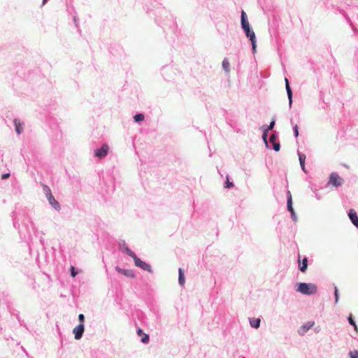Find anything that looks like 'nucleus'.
<instances>
[{
	"mask_svg": "<svg viewBox=\"0 0 358 358\" xmlns=\"http://www.w3.org/2000/svg\"><path fill=\"white\" fill-rule=\"evenodd\" d=\"M115 269L118 273H122V275H124L128 278H135V275L132 270L122 269L117 266L115 268Z\"/></svg>",
	"mask_w": 358,
	"mask_h": 358,
	"instance_id": "9",
	"label": "nucleus"
},
{
	"mask_svg": "<svg viewBox=\"0 0 358 358\" xmlns=\"http://www.w3.org/2000/svg\"><path fill=\"white\" fill-rule=\"evenodd\" d=\"M108 150V145L107 144H104L100 149H96L94 150V155L96 157L103 158L107 155Z\"/></svg>",
	"mask_w": 358,
	"mask_h": 358,
	"instance_id": "7",
	"label": "nucleus"
},
{
	"mask_svg": "<svg viewBox=\"0 0 358 358\" xmlns=\"http://www.w3.org/2000/svg\"><path fill=\"white\" fill-rule=\"evenodd\" d=\"M84 329L85 327L83 324H80L73 329V332L75 335V339L79 340L81 338L84 332Z\"/></svg>",
	"mask_w": 358,
	"mask_h": 358,
	"instance_id": "8",
	"label": "nucleus"
},
{
	"mask_svg": "<svg viewBox=\"0 0 358 358\" xmlns=\"http://www.w3.org/2000/svg\"><path fill=\"white\" fill-rule=\"evenodd\" d=\"M298 261H299L300 271L303 273L306 272L307 267H308V259L306 257L303 258L301 264V261H300V257H299Z\"/></svg>",
	"mask_w": 358,
	"mask_h": 358,
	"instance_id": "13",
	"label": "nucleus"
},
{
	"mask_svg": "<svg viewBox=\"0 0 358 358\" xmlns=\"http://www.w3.org/2000/svg\"><path fill=\"white\" fill-rule=\"evenodd\" d=\"M129 255L131 256L134 259V256H136L133 252H130Z\"/></svg>",
	"mask_w": 358,
	"mask_h": 358,
	"instance_id": "36",
	"label": "nucleus"
},
{
	"mask_svg": "<svg viewBox=\"0 0 358 358\" xmlns=\"http://www.w3.org/2000/svg\"><path fill=\"white\" fill-rule=\"evenodd\" d=\"M351 222L358 228V216L354 209H350L348 213Z\"/></svg>",
	"mask_w": 358,
	"mask_h": 358,
	"instance_id": "11",
	"label": "nucleus"
},
{
	"mask_svg": "<svg viewBox=\"0 0 358 358\" xmlns=\"http://www.w3.org/2000/svg\"><path fill=\"white\" fill-rule=\"evenodd\" d=\"M47 199H48L50 204L52 206H53L56 210L60 209V206H59V203L55 200V199L52 194L48 196Z\"/></svg>",
	"mask_w": 358,
	"mask_h": 358,
	"instance_id": "12",
	"label": "nucleus"
},
{
	"mask_svg": "<svg viewBox=\"0 0 358 358\" xmlns=\"http://www.w3.org/2000/svg\"><path fill=\"white\" fill-rule=\"evenodd\" d=\"M78 320L79 321L81 322L80 324H83L84 322V320H85V316L83 314H80L78 315Z\"/></svg>",
	"mask_w": 358,
	"mask_h": 358,
	"instance_id": "28",
	"label": "nucleus"
},
{
	"mask_svg": "<svg viewBox=\"0 0 358 358\" xmlns=\"http://www.w3.org/2000/svg\"><path fill=\"white\" fill-rule=\"evenodd\" d=\"M233 187H234L233 182H230L229 180V178L227 177V181H226V183H225V187L226 188H231Z\"/></svg>",
	"mask_w": 358,
	"mask_h": 358,
	"instance_id": "26",
	"label": "nucleus"
},
{
	"mask_svg": "<svg viewBox=\"0 0 358 358\" xmlns=\"http://www.w3.org/2000/svg\"><path fill=\"white\" fill-rule=\"evenodd\" d=\"M317 286L312 283L301 282L298 285L297 292L303 294H313L317 292Z\"/></svg>",
	"mask_w": 358,
	"mask_h": 358,
	"instance_id": "4",
	"label": "nucleus"
},
{
	"mask_svg": "<svg viewBox=\"0 0 358 358\" xmlns=\"http://www.w3.org/2000/svg\"><path fill=\"white\" fill-rule=\"evenodd\" d=\"M14 124H15V130H16L17 133L18 134H21L22 131V124L17 119L14 120Z\"/></svg>",
	"mask_w": 358,
	"mask_h": 358,
	"instance_id": "17",
	"label": "nucleus"
},
{
	"mask_svg": "<svg viewBox=\"0 0 358 358\" xmlns=\"http://www.w3.org/2000/svg\"><path fill=\"white\" fill-rule=\"evenodd\" d=\"M266 136H267V134H266V131H265L264 133L263 134L262 137H263V139L264 140V141L266 143H267V141H266Z\"/></svg>",
	"mask_w": 358,
	"mask_h": 358,
	"instance_id": "35",
	"label": "nucleus"
},
{
	"mask_svg": "<svg viewBox=\"0 0 358 358\" xmlns=\"http://www.w3.org/2000/svg\"><path fill=\"white\" fill-rule=\"evenodd\" d=\"M275 136L274 134H272L270 136V141L272 143H275Z\"/></svg>",
	"mask_w": 358,
	"mask_h": 358,
	"instance_id": "33",
	"label": "nucleus"
},
{
	"mask_svg": "<svg viewBox=\"0 0 358 358\" xmlns=\"http://www.w3.org/2000/svg\"><path fill=\"white\" fill-rule=\"evenodd\" d=\"M349 355H350V358H358V351L357 350L350 351L349 353Z\"/></svg>",
	"mask_w": 358,
	"mask_h": 358,
	"instance_id": "25",
	"label": "nucleus"
},
{
	"mask_svg": "<svg viewBox=\"0 0 358 358\" xmlns=\"http://www.w3.org/2000/svg\"><path fill=\"white\" fill-rule=\"evenodd\" d=\"M335 298H336V302H338V293L337 288L335 289Z\"/></svg>",
	"mask_w": 358,
	"mask_h": 358,
	"instance_id": "32",
	"label": "nucleus"
},
{
	"mask_svg": "<svg viewBox=\"0 0 358 358\" xmlns=\"http://www.w3.org/2000/svg\"><path fill=\"white\" fill-rule=\"evenodd\" d=\"M241 25L242 28L246 34V36L250 38V40L252 45L253 50H255L256 48V40H255V34L253 31H252L250 28L249 22L247 20L246 14L243 10L241 13Z\"/></svg>",
	"mask_w": 358,
	"mask_h": 358,
	"instance_id": "1",
	"label": "nucleus"
},
{
	"mask_svg": "<svg viewBox=\"0 0 358 358\" xmlns=\"http://www.w3.org/2000/svg\"><path fill=\"white\" fill-rule=\"evenodd\" d=\"M348 321H349L350 324H352L354 327L355 330L356 331H357V327L354 320L352 319V315H350V317H348Z\"/></svg>",
	"mask_w": 358,
	"mask_h": 358,
	"instance_id": "24",
	"label": "nucleus"
},
{
	"mask_svg": "<svg viewBox=\"0 0 358 358\" xmlns=\"http://www.w3.org/2000/svg\"><path fill=\"white\" fill-rule=\"evenodd\" d=\"M241 25L242 28L246 34V36L250 38V40L252 45L253 50H255L256 48V40H255V34L253 31H252L250 28L249 22L247 20L246 14L243 10L241 13Z\"/></svg>",
	"mask_w": 358,
	"mask_h": 358,
	"instance_id": "3",
	"label": "nucleus"
},
{
	"mask_svg": "<svg viewBox=\"0 0 358 358\" xmlns=\"http://www.w3.org/2000/svg\"><path fill=\"white\" fill-rule=\"evenodd\" d=\"M129 255L131 256L134 259V256H136L133 252H130Z\"/></svg>",
	"mask_w": 358,
	"mask_h": 358,
	"instance_id": "37",
	"label": "nucleus"
},
{
	"mask_svg": "<svg viewBox=\"0 0 358 358\" xmlns=\"http://www.w3.org/2000/svg\"><path fill=\"white\" fill-rule=\"evenodd\" d=\"M10 176V173H5L1 176V179L4 180L8 178Z\"/></svg>",
	"mask_w": 358,
	"mask_h": 358,
	"instance_id": "34",
	"label": "nucleus"
},
{
	"mask_svg": "<svg viewBox=\"0 0 358 358\" xmlns=\"http://www.w3.org/2000/svg\"><path fill=\"white\" fill-rule=\"evenodd\" d=\"M306 158V157L304 154L299 152V159L300 165L301 166L302 170L304 172H306V169H305Z\"/></svg>",
	"mask_w": 358,
	"mask_h": 358,
	"instance_id": "15",
	"label": "nucleus"
},
{
	"mask_svg": "<svg viewBox=\"0 0 358 358\" xmlns=\"http://www.w3.org/2000/svg\"><path fill=\"white\" fill-rule=\"evenodd\" d=\"M137 334L139 336L141 337V341L143 343H148V341H149V336L146 334H144L143 330L139 329H138L137 331Z\"/></svg>",
	"mask_w": 358,
	"mask_h": 358,
	"instance_id": "14",
	"label": "nucleus"
},
{
	"mask_svg": "<svg viewBox=\"0 0 358 358\" xmlns=\"http://www.w3.org/2000/svg\"><path fill=\"white\" fill-rule=\"evenodd\" d=\"M134 263L136 266L150 273L152 272L150 266L145 262L141 260L138 257H137V256H134Z\"/></svg>",
	"mask_w": 358,
	"mask_h": 358,
	"instance_id": "6",
	"label": "nucleus"
},
{
	"mask_svg": "<svg viewBox=\"0 0 358 358\" xmlns=\"http://www.w3.org/2000/svg\"><path fill=\"white\" fill-rule=\"evenodd\" d=\"M285 81L286 87H287V85H289V84L288 79H287V78H285Z\"/></svg>",
	"mask_w": 358,
	"mask_h": 358,
	"instance_id": "38",
	"label": "nucleus"
},
{
	"mask_svg": "<svg viewBox=\"0 0 358 358\" xmlns=\"http://www.w3.org/2000/svg\"><path fill=\"white\" fill-rule=\"evenodd\" d=\"M178 272H179V278H178L179 283H180V285H183L185 282L184 272L182 270V268H179Z\"/></svg>",
	"mask_w": 358,
	"mask_h": 358,
	"instance_id": "19",
	"label": "nucleus"
},
{
	"mask_svg": "<svg viewBox=\"0 0 358 358\" xmlns=\"http://www.w3.org/2000/svg\"><path fill=\"white\" fill-rule=\"evenodd\" d=\"M294 135L296 137H297L299 136V127L297 125H296L294 127Z\"/></svg>",
	"mask_w": 358,
	"mask_h": 358,
	"instance_id": "30",
	"label": "nucleus"
},
{
	"mask_svg": "<svg viewBox=\"0 0 358 358\" xmlns=\"http://www.w3.org/2000/svg\"><path fill=\"white\" fill-rule=\"evenodd\" d=\"M134 119L136 122H140L144 120V115L143 114H136Z\"/></svg>",
	"mask_w": 358,
	"mask_h": 358,
	"instance_id": "22",
	"label": "nucleus"
},
{
	"mask_svg": "<svg viewBox=\"0 0 358 358\" xmlns=\"http://www.w3.org/2000/svg\"><path fill=\"white\" fill-rule=\"evenodd\" d=\"M241 25L242 28L246 34V36L250 38V40L252 45L253 50H255L256 48V40H255V34L253 31H252L250 28L249 22L247 20L246 14L243 10L241 13Z\"/></svg>",
	"mask_w": 358,
	"mask_h": 358,
	"instance_id": "2",
	"label": "nucleus"
},
{
	"mask_svg": "<svg viewBox=\"0 0 358 358\" xmlns=\"http://www.w3.org/2000/svg\"><path fill=\"white\" fill-rule=\"evenodd\" d=\"M289 198H288V200H287V208H288V210L292 213V216H294L295 214H294V209H293V207H292V196L290 194V192H289Z\"/></svg>",
	"mask_w": 358,
	"mask_h": 358,
	"instance_id": "16",
	"label": "nucleus"
},
{
	"mask_svg": "<svg viewBox=\"0 0 358 358\" xmlns=\"http://www.w3.org/2000/svg\"><path fill=\"white\" fill-rule=\"evenodd\" d=\"M48 0H43V5H45Z\"/></svg>",
	"mask_w": 358,
	"mask_h": 358,
	"instance_id": "39",
	"label": "nucleus"
},
{
	"mask_svg": "<svg viewBox=\"0 0 358 358\" xmlns=\"http://www.w3.org/2000/svg\"><path fill=\"white\" fill-rule=\"evenodd\" d=\"M71 273L73 277H75L77 274V272L75 270V268L73 266L71 267Z\"/></svg>",
	"mask_w": 358,
	"mask_h": 358,
	"instance_id": "29",
	"label": "nucleus"
},
{
	"mask_svg": "<svg viewBox=\"0 0 358 358\" xmlns=\"http://www.w3.org/2000/svg\"><path fill=\"white\" fill-rule=\"evenodd\" d=\"M343 180L336 173H332L329 177V184L338 187L343 184Z\"/></svg>",
	"mask_w": 358,
	"mask_h": 358,
	"instance_id": "5",
	"label": "nucleus"
},
{
	"mask_svg": "<svg viewBox=\"0 0 358 358\" xmlns=\"http://www.w3.org/2000/svg\"><path fill=\"white\" fill-rule=\"evenodd\" d=\"M260 322H261V320L259 318H252L250 321V325L252 327L256 328V329H257L259 327Z\"/></svg>",
	"mask_w": 358,
	"mask_h": 358,
	"instance_id": "18",
	"label": "nucleus"
},
{
	"mask_svg": "<svg viewBox=\"0 0 358 358\" xmlns=\"http://www.w3.org/2000/svg\"><path fill=\"white\" fill-rule=\"evenodd\" d=\"M280 145L278 143H273V149L275 151L278 152L280 150Z\"/></svg>",
	"mask_w": 358,
	"mask_h": 358,
	"instance_id": "27",
	"label": "nucleus"
},
{
	"mask_svg": "<svg viewBox=\"0 0 358 358\" xmlns=\"http://www.w3.org/2000/svg\"><path fill=\"white\" fill-rule=\"evenodd\" d=\"M286 90H287V93L288 98L289 100V105H291L292 102V92L291 88L289 87V85H287V87H286Z\"/></svg>",
	"mask_w": 358,
	"mask_h": 358,
	"instance_id": "21",
	"label": "nucleus"
},
{
	"mask_svg": "<svg viewBox=\"0 0 358 358\" xmlns=\"http://www.w3.org/2000/svg\"><path fill=\"white\" fill-rule=\"evenodd\" d=\"M315 324L314 322H308L300 327L298 332L301 335H303L308 330L313 327Z\"/></svg>",
	"mask_w": 358,
	"mask_h": 358,
	"instance_id": "10",
	"label": "nucleus"
},
{
	"mask_svg": "<svg viewBox=\"0 0 358 358\" xmlns=\"http://www.w3.org/2000/svg\"><path fill=\"white\" fill-rule=\"evenodd\" d=\"M43 191H44V192H45V194L47 197H48V196L52 194L50 189L49 188L48 186H47L45 185H43Z\"/></svg>",
	"mask_w": 358,
	"mask_h": 358,
	"instance_id": "23",
	"label": "nucleus"
},
{
	"mask_svg": "<svg viewBox=\"0 0 358 358\" xmlns=\"http://www.w3.org/2000/svg\"><path fill=\"white\" fill-rule=\"evenodd\" d=\"M274 125H275V121H274V120H273V121L270 123V124H269V126H268V130H271V129L273 128Z\"/></svg>",
	"mask_w": 358,
	"mask_h": 358,
	"instance_id": "31",
	"label": "nucleus"
},
{
	"mask_svg": "<svg viewBox=\"0 0 358 358\" xmlns=\"http://www.w3.org/2000/svg\"><path fill=\"white\" fill-rule=\"evenodd\" d=\"M222 68L224 69V70L229 73V71H230V63L229 62V60L227 59H224L223 61H222Z\"/></svg>",
	"mask_w": 358,
	"mask_h": 358,
	"instance_id": "20",
	"label": "nucleus"
}]
</instances>
